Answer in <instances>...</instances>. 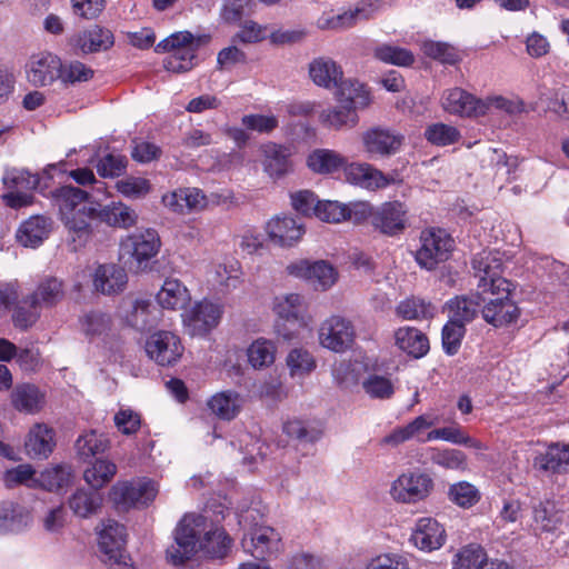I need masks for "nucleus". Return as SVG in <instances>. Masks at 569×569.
<instances>
[{"mask_svg": "<svg viewBox=\"0 0 569 569\" xmlns=\"http://www.w3.org/2000/svg\"><path fill=\"white\" fill-rule=\"evenodd\" d=\"M433 489L432 478L422 471H406L390 485V497L399 503H417L425 500Z\"/></svg>", "mask_w": 569, "mask_h": 569, "instance_id": "nucleus-9", "label": "nucleus"}, {"mask_svg": "<svg viewBox=\"0 0 569 569\" xmlns=\"http://www.w3.org/2000/svg\"><path fill=\"white\" fill-rule=\"evenodd\" d=\"M123 317L130 327L142 331L156 325L158 310L149 299H129L124 302Z\"/></svg>", "mask_w": 569, "mask_h": 569, "instance_id": "nucleus-26", "label": "nucleus"}, {"mask_svg": "<svg viewBox=\"0 0 569 569\" xmlns=\"http://www.w3.org/2000/svg\"><path fill=\"white\" fill-rule=\"evenodd\" d=\"M335 89V97L340 103H347L357 109L367 108L371 103L369 91L356 79L342 77Z\"/></svg>", "mask_w": 569, "mask_h": 569, "instance_id": "nucleus-36", "label": "nucleus"}, {"mask_svg": "<svg viewBox=\"0 0 569 569\" xmlns=\"http://www.w3.org/2000/svg\"><path fill=\"white\" fill-rule=\"evenodd\" d=\"M107 443L101 435L94 431L80 436L76 442L78 453L84 458H91L106 450Z\"/></svg>", "mask_w": 569, "mask_h": 569, "instance_id": "nucleus-62", "label": "nucleus"}, {"mask_svg": "<svg viewBox=\"0 0 569 569\" xmlns=\"http://www.w3.org/2000/svg\"><path fill=\"white\" fill-rule=\"evenodd\" d=\"M441 106L447 112L463 118L486 116V104L482 99L458 87L442 93Z\"/></svg>", "mask_w": 569, "mask_h": 569, "instance_id": "nucleus-16", "label": "nucleus"}, {"mask_svg": "<svg viewBox=\"0 0 569 569\" xmlns=\"http://www.w3.org/2000/svg\"><path fill=\"white\" fill-rule=\"evenodd\" d=\"M365 151L371 157H390L397 153L403 142V136L380 127L371 128L361 137Z\"/></svg>", "mask_w": 569, "mask_h": 569, "instance_id": "nucleus-18", "label": "nucleus"}, {"mask_svg": "<svg viewBox=\"0 0 569 569\" xmlns=\"http://www.w3.org/2000/svg\"><path fill=\"white\" fill-rule=\"evenodd\" d=\"M13 306L12 321L14 327L20 330H28L40 318L41 307L33 303V299L29 295Z\"/></svg>", "mask_w": 569, "mask_h": 569, "instance_id": "nucleus-50", "label": "nucleus"}, {"mask_svg": "<svg viewBox=\"0 0 569 569\" xmlns=\"http://www.w3.org/2000/svg\"><path fill=\"white\" fill-rule=\"evenodd\" d=\"M435 440H443L453 445L466 446L476 450H487V446L483 442L471 438L458 423L429 431L423 441Z\"/></svg>", "mask_w": 569, "mask_h": 569, "instance_id": "nucleus-42", "label": "nucleus"}, {"mask_svg": "<svg viewBox=\"0 0 569 569\" xmlns=\"http://www.w3.org/2000/svg\"><path fill=\"white\" fill-rule=\"evenodd\" d=\"M381 8L379 0L360 1L355 7L337 14H322L317 26L322 30H346L360 21L371 19Z\"/></svg>", "mask_w": 569, "mask_h": 569, "instance_id": "nucleus-13", "label": "nucleus"}, {"mask_svg": "<svg viewBox=\"0 0 569 569\" xmlns=\"http://www.w3.org/2000/svg\"><path fill=\"white\" fill-rule=\"evenodd\" d=\"M436 423L437 418L430 415L418 416L406 426L397 427L389 435L385 436L381 439V445L396 448L418 436L421 431L433 427Z\"/></svg>", "mask_w": 569, "mask_h": 569, "instance_id": "nucleus-34", "label": "nucleus"}, {"mask_svg": "<svg viewBox=\"0 0 569 569\" xmlns=\"http://www.w3.org/2000/svg\"><path fill=\"white\" fill-rule=\"evenodd\" d=\"M481 291L475 296H460L450 299L447 303L448 317L450 321L465 326L475 319L480 307Z\"/></svg>", "mask_w": 569, "mask_h": 569, "instance_id": "nucleus-41", "label": "nucleus"}, {"mask_svg": "<svg viewBox=\"0 0 569 569\" xmlns=\"http://www.w3.org/2000/svg\"><path fill=\"white\" fill-rule=\"evenodd\" d=\"M366 569H410L406 557L397 552H385L368 560Z\"/></svg>", "mask_w": 569, "mask_h": 569, "instance_id": "nucleus-64", "label": "nucleus"}, {"mask_svg": "<svg viewBox=\"0 0 569 569\" xmlns=\"http://www.w3.org/2000/svg\"><path fill=\"white\" fill-rule=\"evenodd\" d=\"M51 221L43 216H33L17 231V240L24 247H38L49 234Z\"/></svg>", "mask_w": 569, "mask_h": 569, "instance_id": "nucleus-38", "label": "nucleus"}, {"mask_svg": "<svg viewBox=\"0 0 569 569\" xmlns=\"http://www.w3.org/2000/svg\"><path fill=\"white\" fill-rule=\"evenodd\" d=\"M31 521V513L26 507L10 501L0 505V535L21 532Z\"/></svg>", "mask_w": 569, "mask_h": 569, "instance_id": "nucleus-33", "label": "nucleus"}, {"mask_svg": "<svg viewBox=\"0 0 569 569\" xmlns=\"http://www.w3.org/2000/svg\"><path fill=\"white\" fill-rule=\"evenodd\" d=\"M78 44L83 52L107 50L113 46V34L109 29L94 26L79 36Z\"/></svg>", "mask_w": 569, "mask_h": 569, "instance_id": "nucleus-47", "label": "nucleus"}, {"mask_svg": "<svg viewBox=\"0 0 569 569\" xmlns=\"http://www.w3.org/2000/svg\"><path fill=\"white\" fill-rule=\"evenodd\" d=\"M429 458L432 463L446 469L465 471L468 468L467 456L458 449L430 448Z\"/></svg>", "mask_w": 569, "mask_h": 569, "instance_id": "nucleus-52", "label": "nucleus"}, {"mask_svg": "<svg viewBox=\"0 0 569 569\" xmlns=\"http://www.w3.org/2000/svg\"><path fill=\"white\" fill-rule=\"evenodd\" d=\"M241 545L256 559L276 556L282 549L280 535L267 526L254 528L249 535H244Z\"/></svg>", "mask_w": 569, "mask_h": 569, "instance_id": "nucleus-17", "label": "nucleus"}, {"mask_svg": "<svg viewBox=\"0 0 569 569\" xmlns=\"http://www.w3.org/2000/svg\"><path fill=\"white\" fill-rule=\"evenodd\" d=\"M116 189L126 198L141 199L151 191L152 186L146 178L127 176L116 182Z\"/></svg>", "mask_w": 569, "mask_h": 569, "instance_id": "nucleus-55", "label": "nucleus"}, {"mask_svg": "<svg viewBox=\"0 0 569 569\" xmlns=\"http://www.w3.org/2000/svg\"><path fill=\"white\" fill-rule=\"evenodd\" d=\"M147 356L159 366L174 365L183 353L180 338L170 331H158L146 340Z\"/></svg>", "mask_w": 569, "mask_h": 569, "instance_id": "nucleus-15", "label": "nucleus"}, {"mask_svg": "<svg viewBox=\"0 0 569 569\" xmlns=\"http://www.w3.org/2000/svg\"><path fill=\"white\" fill-rule=\"evenodd\" d=\"M291 378H303L316 369V359L303 348L292 349L286 358Z\"/></svg>", "mask_w": 569, "mask_h": 569, "instance_id": "nucleus-53", "label": "nucleus"}, {"mask_svg": "<svg viewBox=\"0 0 569 569\" xmlns=\"http://www.w3.org/2000/svg\"><path fill=\"white\" fill-rule=\"evenodd\" d=\"M261 150L263 169L271 178H281L291 170V150L288 147L268 142L261 147Z\"/></svg>", "mask_w": 569, "mask_h": 569, "instance_id": "nucleus-29", "label": "nucleus"}, {"mask_svg": "<svg viewBox=\"0 0 569 569\" xmlns=\"http://www.w3.org/2000/svg\"><path fill=\"white\" fill-rule=\"evenodd\" d=\"M449 497L452 502L462 508L472 507L480 499L478 489L467 481L452 485L449 489Z\"/></svg>", "mask_w": 569, "mask_h": 569, "instance_id": "nucleus-61", "label": "nucleus"}, {"mask_svg": "<svg viewBox=\"0 0 569 569\" xmlns=\"http://www.w3.org/2000/svg\"><path fill=\"white\" fill-rule=\"evenodd\" d=\"M397 347L415 358L423 357L429 350V340L425 333L413 327H402L395 332Z\"/></svg>", "mask_w": 569, "mask_h": 569, "instance_id": "nucleus-39", "label": "nucleus"}, {"mask_svg": "<svg viewBox=\"0 0 569 569\" xmlns=\"http://www.w3.org/2000/svg\"><path fill=\"white\" fill-rule=\"evenodd\" d=\"M12 407L19 412L34 415L46 405L44 393L34 385H17L10 395Z\"/></svg>", "mask_w": 569, "mask_h": 569, "instance_id": "nucleus-28", "label": "nucleus"}, {"mask_svg": "<svg viewBox=\"0 0 569 569\" xmlns=\"http://www.w3.org/2000/svg\"><path fill=\"white\" fill-rule=\"evenodd\" d=\"M407 209L399 201L383 203L372 214V226L380 232L395 236L406 228Z\"/></svg>", "mask_w": 569, "mask_h": 569, "instance_id": "nucleus-23", "label": "nucleus"}, {"mask_svg": "<svg viewBox=\"0 0 569 569\" xmlns=\"http://www.w3.org/2000/svg\"><path fill=\"white\" fill-rule=\"evenodd\" d=\"M157 301L163 309L184 311L191 301V293L180 280L168 278L157 293Z\"/></svg>", "mask_w": 569, "mask_h": 569, "instance_id": "nucleus-31", "label": "nucleus"}, {"mask_svg": "<svg viewBox=\"0 0 569 569\" xmlns=\"http://www.w3.org/2000/svg\"><path fill=\"white\" fill-rule=\"evenodd\" d=\"M127 282L128 277L124 269L117 264H101L94 271V288L103 295H114L123 291Z\"/></svg>", "mask_w": 569, "mask_h": 569, "instance_id": "nucleus-30", "label": "nucleus"}, {"mask_svg": "<svg viewBox=\"0 0 569 569\" xmlns=\"http://www.w3.org/2000/svg\"><path fill=\"white\" fill-rule=\"evenodd\" d=\"M288 274L306 280L316 290L326 291L338 280V272L326 260L309 261L301 259L286 267Z\"/></svg>", "mask_w": 569, "mask_h": 569, "instance_id": "nucleus-12", "label": "nucleus"}, {"mask_svg": "<svg viewBox=\"0 0 569 569\" xmlns=\"http://www.w3.org/2000/svg\"><path fill=\"white\" fill-rule=\"evenodd\" d=\"M267 234L270 240L281 247H291L297 243L305 229L296 219L291 217H276L267 222Z\"/></svg>", "mask_w": 569, "mask_h": 569, "instance_id": "nucleus-25", "label": "nucleus"}, {"mask_svg": "<svg viewBox=\"0 0 569 569\" xmlns=\"http://www.w3.org/2000/svg\"><path fill=\"white\" fill-rule=\"evenodd\" d=\"M472 267L479 278L483 319L495 326L502 327L515 322L519 309L510 299L511 283L503 277L502 259L499 252H481L472 259Z\"/></svg>", "mask_w": 569, "mask_h": 569, "instance_id": "nucleus-1", "label": "nucleus"}, {"mask_svg": "<svg viewBox=\"0 0 569 569\" xmlns=\"http://www.w3.org/2000/svg\"><path fill=\"white\" fill-rule=\"evenodd\" d=\"M436 308L425 299L410 297L400 301L396 313L403 320H421L433 317Z\"/></svg>", "mask_w": 569, "mask_h": 569, "instance_id": "nucleus-48", "label": "nucleus"}, {"mask_svg": "<svg viewBox=\"0 0 569 569\" xmlns=\"http://www.w3.org/2000/svg\"><path fill=\"white\" fill-rule=\"evenodd\" d=\"M158 485L150 479H140L132 482H118L111 489V498L124 508L147 506L158 495Z\"/></svg>", "mask_w": 569, "mask_h": 569, "instance_id": "nucleus-14", "label": "nucleus"}, {"mask_svg": "<svg viewBox=\"0 0 569 569\" xmlns=\"http://www.w3.org/2000/svg\"><path fill=\"white\" fill-rule=\"evenodd\" d=\"M199 47V40L189 31H181L171 34L160 41L157 52H168L163 60L166 70L174 73L190 71L198 63L196 51Z\"/></svg>", "mask_w": 569, "mask_h": 569, "instance_id": "nucleus-5", "label": "nucleus"}, {"mask_svg": "<svg viewBox=\"0 0 569 569\" xmlns=\"http://www.w3.org/2000/svg\"><path fill=\"white\" fill-rule=\"evenodd\" d=\"M276 351L271 340L259 338L247 348L248 362L254 369L268 368L274 362Z\"/></svg>", "mask_w": 569, "mask_h": 569, "instance_id": "nucleus-46", "label": "nucleus"}, {"mask_svg": "<svg viewBox=\"0 0 569 569\" xmlns=\"http://www.w3.org/2000/svg\"><path fill=\"white\" fill-rule=\"evenodd\" d=\"M532 466L547 475H561L569 471V443L552 442L545 451L538 452Z\"/></svg>", "mask_w": 569, "mask_h": 569, "instance_id": "nucleus-21", "label": "nucleus"}, {"mask_svg": "<svg viewBox=\"0 0 569 569\" xmlns=\"http://www.w3.org/2000/svg\"><path fill=\"white\" fill-rule=\"evenodd\" d=\"M94 216L108 226L123 229L131 228L138 222L137 212L122 202H111L100 210L96 209Z\"/></svg>", "mask_w": 569, "mask_h": 569, "instance_id": "nucleus-40", "label": "nucleus"}, {"mask_svg": "<svg viewBox=\"0 0 569 569\" xmlns=\"http://www.w3.org/2000/svg\"><path fill=\"white\" fill-rule=\"evenodd\" d=\"M117 473V466L106 459H97L83 473L86 482L94 490H99L112 480Z\"/></svg>", "mask_w": 569, "mask_h": 569, "instance_id": "nucleus-51", "label": "nucleus"}, {"mask_svg": "<svg viewBox=\"0 0 569 569\" xmlns=\"http://www.w3.org/2000/svg\"><path fill=\"white\" fill-rule=\"evenodd\" d=\"M486 559V553L480 546L469 545L455 556L452 566L453 569H477Z\"/></svg>", "mask_w": 569, "mask_h": 569, "instance_id": "nucleus-58", "label": "nucleus"}, {"mask_svg": "<svg viewBox=\"0 0 569 569\" xmlns=\"http://www.w3.org/2000/svg\"><path fill=\"white\" fill-rule=\"evenodd\" d=\"M93 70L80 61H61V71L59 79L66 84H73L76 82H83L91 79Z\"/></svg>", "mask_w": 569, "mask_h": 569, "instance_id": "nucleus-59", "label": "nucleus"}, {"mask_svg": "<svg viewBox=\"0 0 569 569\" xmlns=\"http://www.w3.org/2000/svg\"><path fill=\"white\" fill-rule=\"evenodd\" d=\"M52 196L72 241L77 246L86 244L91 237L88 219L96 213V208L87 204L88 193L72 186H63L56 189Z\"/></svg>", "mask_w": 569, "mask_h": 569, "instance_id": "nucleus-3", "label": "nucleus"}, {"mask_svg": "<svg viewBox=\"0 0 569 569\" xmlns=\"http://www.w3.org/2000/svg\"><path fill=\"white\" fill-rule=\"evenodd\" d=\"M26 452L32 459H44L53 450V430L46 425H36L28 435Z\"/></svg>", "mask_w": 569, "mask_h": 569, "instance_id": "nucleus-37", "label": "nucleus"}, {"mask_svg": "<svg viewBox=\"0 0 569 569\" xmlns=\"http://www.w3.org/2000/svg\"><path fill=\"white\" fill-rule=\"evenodd\" d=\"M320 120L323 126L333 129H351L358 124L359 117L357 114V108L341 103L338 107L329 108L323 110L320 114Z\"/></svg>", "mask_w": 569, "mask_h": 569, "instance_id": "nucleus-43", "label": "nucleus"}, {"mask_svg": "<svg viewBox=\"0 0 569 569\" xmlns=\"http://www.w3.org/2000/svg\"><path fill=\"white\" fill-rule=\"evenodd\" d=\"M80 329L90 340L106 337L111 330L110 316L101 311L84 313L80 320Z\"/></svg>", "mask_w": 569, "mask_h": 569, "instance_id": "nucleus-49", "label": "nucleus"}, {"mask_svg": "<svg viewBox=\"0 0 569 569\" xmlns=\"http://www.w3.org/2000/svg\"><path fill=\"white\" fill-rule=\"evenodd\" d=\"M309 77L312 82L325 89H335L343 77L342 68L329 57L315 58L309 63Z\"/></svg>", "mask_w": 569, "mask_h": 569, "instance_id": "nucleus-27", "label": "nucleus"}, {"mask_svg": "<svg viewBox=\"0 0 569 569\" xmlns=\"http://www.w3.org/2000/svg\"><path fill=\"white\" fill-rule=\"evenodd\" d=\"M345 177L348 182L368 190L383 189L397 181L392 176L385 174L366 162L348 163Z\"/></svg>", "mask_w": 569, "mask_h": 569, "instance_id": "nucleus-19", "label": "nucleus"}, {"mask_svg": "<svg viewBox=\"0 0 569 569\" xmlns=\"http://www.w3.org/2000/svg\"><path fill=\"white\" fill-rule=\"evenodd\" d=\"M222 316L220 305L203 299L181 313L184 330L191 337L206 336L214 329Z\"/></svg>", "mask_w": 569, "mask_h": 569, "instance_id": "nucleus-11", "label": "nucleus"}, {"mask_svg": "<svg viewBox=\"0 0 569 569\" xmlns=\"http://www.w3.org/2000/svg\"><path fill=\"white\" fill-rule=\"evenodd\" d=\"M373 54L382 62L400 67H408L415 61V57L411 51L388 44L377 47Z\"/></svg>", "mask_w": 569, "mask_h": 569, "instance_id": "nucleus-56", "label": "nucleus"}, {"mask_svg": "<svg viewBox=\"0 0 569 569\" xmlns=\"http://www.w3.org/2000/svg\"><path fill=\"white\" fill-rule=\"evenodd\" d=\"M362 388L371 398L388 399L393 395L392 382L388 378L378 375H371L365 379Z\"/></svg>", "mask_w": 569, "mask_h": 569, "instance_id": "nucleus-63", "label": "nucleus"}, {"mask_svg": "<svg viewBox=\"0 0 569 569\" xmlns=\"http://www.w3.org/2000/svg\"><path fill=\"white\" fill-rule=\"evenodd\" d=\"M73 479V472L70 466L58 465L47 468L37 477V487L48 491H58L69 487Z\"/></svg>", "mask_w": 569, "mask_h": 569, "instance_id": "nucleus-44", "label": "nucleus"}, {"mask_svg": "<svg viewBox=\"0 0 569 569\" xmlns=\"http://www.w3.org/2000/svg\"><path fill=\"white\" fill-rule=\"evenodd\" d=\"M128 164L126 156L120 153H108L103 156L96 164L97 172L103 178H114L121 176Z\"/></svg>", "mask_w": 569, "mask_h": 569, "instance_id": "nucleus-60", "label": "nucleus"}, {"mask_svg": "<svg viewBox=\"0 0 569 569\" xmlns=\"http://www.w3.org/2000/svg\"><path fill=\"white\" fill-rule=\"evenodd\" d=\"M425 137L430 143L445 147L457 142L460 139V132L453 126L435 123L427 128Z\"/></svg>", "mask_w": 569, "mask_h": 569, "instance_id": "nucleus-57", "label": "nucleus"}, {"mask_svg": "<svg viewBox=\"0 0 569 569\" xmlns=\"http://www.w3.org/2000/svg\"><path fill=\"white\" fill-rule=\"evenodd\" d=\"M161 247L158 232L146 229L131 233L120 242V258L134 272L146 271L149 261L154 258Z\"/></svg>", "mask_w": 569, "mask_h": 569, "instance_id": "nucleus-6", "label": "nucleus"}, {"mask_svg": "<svg viewBox=\"0 0 569 569\" xmlns=\"http://www.w3.org/2000/svg\"><path fill=\"white\" fill-rule=\"evenodd\" d=\"M207 518L187 513L173 531V542L166 550L168 562L181 566L199 551L211 558H223L230 550L232 540L222 528L207 530Z\"/></svg>", "mask_w": 569, "mask_h": 569, "instance_id": "nucleus-2", "label": "nucleus"}, {"mask_svg": "<svg viewBox=\"0 0 569 569\" xmlns=\"http://www.w3.org/2000/svg\"><path fill=\"white\" fill-rule=\"evenodd\" d=\"M207 406L212 415L221 420L230 421L241 411L243 399L237 391L226 390L213 395L207 401Z\"/></svg>", "mask_w": 569, "mask_h": 569, "instance_id": "nucleus-35", "label": "nucleus"}, {"mask_svg": "<svg viewBox=\"0 0 569 569\" xmlns=\"http://www.w3.org/2000/svg\"><path fill=\"white\" fill-rule=\"evenodd\" d=\"M348 159L340 152L333 149L318 148L312 150L306 160L308 169L321 176H330L340 170L346 173L348 167Z\"/></svg>", "mask_w": 569, "mask_h": 569, "instance_id": "nucleus-24", "label": "nucleus"}, {"mask_svg": "<svg viewBox=\"0 0 569 569\" xmlns=\"http://www.w3.org/2000/svg\"><path fill=\"white\" fill-rule=\"evenodd\" d=\"M453 239L440 228H429L420 234V248L416 252L417 263L427 270H433L447 261L453 249Z\"/></svg>", "mask_w": 569, "mask_h": 569, "instance_id": "nucleus-8", "label": "nucleus"}, {"mask_svg": "<svg viewBox=\"0 0 569 569\" xmlns=\"http://www.w3.org/2000/svg\"><path fill=\"white\" fill-rule=\"evenodd\" d=\"M318 339L323 348L333 352H345L355 342L356 329L351 320L333 315L320 323Z\"/></svg>", "mask_w": 569, "mask_h": 569, "instance_id": "nucleus-10", "label": "nucleus"}, {"mask_svg": "<svg viewBox=\"0 0 569 569\" xmlns=\"http://www.w3.org/2000/svg\"><path fill=\"white\" fill-rule=\"evenodd\" d=\"M97 533L100 558L110 569H134L127 551L128 532L124 525L107 519L97 528Z\"/></svg>", "mask_w": 569, "mask_h": 569, "instance_id": "nucleus-4", "label": "nucleus"}, {"mask_svg": "<svg viewBox=\"0 0 569 569\" xmlns=\"http://www.w3.org/2000/svg\"><path fill=\"white\" fill-rule=\"evenodd\" d=\"M283 432L288 437L303 442H313L322 435L316 422L297 418L289 419L283 423Z\"/></svg>", "mask_w": 569, "mask_h": 569, "instance_id": "nucleus-54", "label": "nucleus"}, {"mask_svg": "<svg viewBox=\"0 0 569 569\" xmlns=\"http://www.w3.org/2000/svg\"><path fill=\"white\" fill-rule=\"evenodd\" d=\"M273 311L280 320L290 323L293 328L288 329L286 323L277 325V333L284 340H292L297 331L307 328L311 318L307 313V305L299 293H286L274 298Z\"/></svg>", "mask_w": 569, "mask_h": 569, "instance_id": "nucleus-7", "label": "nucleus"}, {"mask_svg": "<svg viewBox=\"0 0 569 569\" xmlns=\"http://www.w3.org/2000/svg\"><path fill=\"white\" fill-rule=\"evenodd\" d=\"M61 60L48 52L32 56L27 64V79L36 87H44L59 79Z\"/></svg>", "mask_w": 569, "mask_h": 569, "instance_id": "nucleus-20", "label": "nucleus"}, {"mask_svg": "<svg viewBox=\"0 0 569 569\" xmlns=\"http://www.w3.org/2000/svg\"><path fill=\"white\" fill-rule=\"evenodd\" d=\"M410 540L418 549L430 552L443 546L446 531L436 519L423 517L417 520Z\"/></svg>", "mask_w": 569, "mask_h": 569, "instance_id": "nucleus-22", "label": "nucleus"}, {"mask_svg": "<svg viewBox=\"0 0 569 569\" xmlns=\"http://www.w3.org/2000/svg\"><path fill=\"white\" fill-rule=\"evenodd\" d=\"M29 296L33 299V303H38L41 308H52L64 299L66 284L58 277L46 276L40 279Z\"/></svg>", "mask_w": 569, "mask_h": 569, "instance_id": "nucleus-32", "label": "nucleus"}, {"mask_svg": "<svg viewBox=\"0 0 569 569\" xmlns=\"http://www.w3.org/2000/svg\"><path fill=\"white\" fill-rule=\"evenodd\" d=\"M102 503L98 490L78 489L69 499V507L73 513L81 518H89L97 513Z\"/></svg>", "mask_w": 569, "mask_h": 569, "instance_id": "nucleus-45", "label": "nucleus"}]
</instances>
